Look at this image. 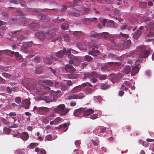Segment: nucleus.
Segmentation results:
<instances>
[{
  "label": "nucleus",
  "instance_id": "53",
  "mask_svg": "<svg viewBox=\"0 0 154 154\" xmlns=\"http://www.w3.org/2000/svg\"><path fill=\"white\" fill-rule=\"evenodd\" d=\"M109 87V85L105 84H103L102 85L101 87V89L104 90L108 88Z\"/></svg>",
  "mask_w": 154,
  "mask_h": 154
},
{
  "label": "nucleus",
  "instance_id": "41",
  "mask_svg": "<svg viewBox=\"0 0 154 154\" xmlns=\"http://www.w3.org/2000/svg\"><path fill=\"white\" fill-rule=\"evenodd\" d=\"M144 47L143 46H140L137 47L136 51L137 52H139L144 50Z\"/></svg>",
  "mask_w": 154,
  "mask_h": 154
},
{
  "label": "nucleus",
  "instance_id": "40",
  "mask_svg": "<svg viewBox=\"0 0 154 154\" xmlns=\"http://www.w3.org/2000/svg\"><path fill=\"white\" fill-rule=\"evenodd\" d=\"M93 89L92 88H86L84 90V92L86 93L87 94H91L92 91Z\"/></svg>",
  "mask_w": 154,
  "mask_h": 154
},
{
  "label": "nucleus",
  "instance_id": "15",
  "mask_svg": "<svg viewBox=\"0 0 154 154\" xmlns=\"http://www.w3.org/2000/svg\"><path fill=\"white\" fill-rule=\"evenodd\" d=\"M85 111V108H81L75 110L74 112V115L78 116Z\"/></svg>",
  "mask_w": 154,
  "mask_h": 154
},
{
  "label": "nucleus",
  "instance_id": "62",
  "mask_svg": "<svg viewBox=\"0 0 154 154\" xmlns=\"http://www.w3.org/2000/svg\"><path fill=\"white\" fill-rule=\"evenodd\" d=\"M108 57L109 58H116L117 56L112 53H110L109 54Z\"/></svg>",
  "mask_w": 154,
  "mask_h": 154
},
{
  "label": "nucleus",
  "instance_id": "43",
  "mask_svg": "<svg viewBox=\"0 0 154 154\" xmlns=\"http://www.w3.org/2000/svg\"><path fill=\"white\" fill-rule=\"evenodd\" d=\"M0 120L5 125H8V120H7L2 117H1L0 118Z\"/></svg>",
  "mask_w": 154,
  "mask_h": 154
},
{
  "label": "nucleus",
  "instance_id": "24",
  "mask_svg": "<svg viewBox=\"0 0 154 154\" xmlns=\"http://www.w3.org/2000/svg\"><path fill=\"white\" fill-rule=\"evenodd\" d=\"M76 45L80 50L84 49L85 48L86 45L85 42H78L77 43Z\"/></svg>",
  "mask_w": 154,
  "mask_h": 154
},
{
  "label": "nucleus",
  "instance_id": "27",
  "mask_svg": "<svg viewBox=\"0 0 154 154\" xmlns=\"http://www.w3.org/2000/svg\"><path fill=\"white\" fill-rule=\"evenodd\" d=\"M142 34V32L139 30H137L133 34V37L136 39L139 38Z\"/></svg>",
  "mask_w": 154,
  "mask_h": 154
},
{
  "label": "nucleus",
  "instance_id": "12",
  "mask_svg": "<svg viewBox=\"0 0 154 154\" xmlns=\"http://www.w3.org/2000/svg\"><path fill=\"white\" fill-rule=\"evenodd\" d=\"M30 104V102L28 99H26L23 100L22 103V106L26 109L29 108Z\"/></svg>",
  "mask_w": 154,
  "mask_h": 154
},
{
  "label": "nucleus",
  "instance_id": "2",
  "mask_svg": "<svg viewBox=\"0 0 154 154\" xmlns=\"http://www.w3.org/2000/svg\"><path fill=\"white\" fill-rule=\"evenodd\" d=\"M142 62V60H138L135 62L134 64L132 65L131 66L132 67L131 72V75L132 76L135 75L139 71V67L138 66L140 65V63Z\"/></svg>",
  "mask_w": 154,
  "mask_h": 154
},
{
  "label": "nucleus",
  "instance_id": "1",
  "mask_svg": "<svg viewBox=\"0 0 154 154\" xmlns=\"http://www.w3.org/2000/svg\"><path fill=\"white\" fill-rule=\"evenodd\" d=\"M69 109L65 108L64 104H61L59 105L56 108L55 112L60 114L61 116H63L66 115L69 112Z\"/></svg>",
  "mask_w": 154,
  "mask_h": 154
},
{
  "label": "nucleus",
  "instance_id": "25",
  "mask_svg": "<svg viewBox=\"0 0 154 154\" xmlns=\"http://www.w3.org/2000/svg\"><path fill=\"white\" fill-rule=\"evenodd\" d=\"M81 87L80 85H78L75 87L73 88L70 91V92L72 93H77L82 90Z\"/></svg>",
  "mask_w": 154,
  "mask_h": 154
},
{
  "label": "nucleus",
  "instance_id": "26",
  "mask_svg": "<svg viewBox=\"0 0 154 154\" xmlns=\"http://www.w3.org/2000/svg\"><path fill=\"white\" fill-rule=\"evenodd\" d=\"M35 74H40L42 73L43 72V70L42 66H38L34 70Z\"/></svg>",
  "mask_w": 154,
  "mask_h": 154
},
{
  "label": "nucleus",
  "instance_id": "58",
  "mask_svg": "<svg viewBox=\"0 0 154 154\" xmlns=\"http://www.w3.org/2000/svg\"><path fill=\"white\" fill-rule=\"evenodd\" d=\"M22 32V30L21 29L20 30H18L17 31H13L11 32V33L12 34H15V35H18L20 33Z\"/></svg>",
  "mask_w": 154,
  "mask_h": 154
},
{
  "label": "nucleus",
  "instance_id": "63",
  "mask_svg": "<svg viewBox=\"0 0 154 154\" xmlns=\"http://www.w3.org/2000/svg\"><path fill=\"white\" fill-rule=\"evenodd\" d=\"M44 89L46 91V92L44 93V94H46L50 90V88L47 86L44 87Z\"/></svg>",
  "mask_w": 154,
  "mask_h": 154
},
{
  "label": "nucleus",
  "instance_id": "29",
  "mask_svg": "<svg viewBox=\"0 0 154 154\" xmlns=\"http://www.w3.org/2000/svg\"><path fill=\"white\" fill-rule=\"evenodd\" d=\"M119 38L123 40H125L127 39L129 37V35L125 34L120 33L119 35Z\"/></svg>",
  "mask_w": 154,
  "mask_h": 154
},
{
  "label": "nucleus",
  "instance_id": "32",
  "mask_svg": "<svg viewBox=\"0 0 154 154\" xmlns=\"http://www.w3.org/2000/svg\"><path fill=\"white\" fill-rule=\"evenodd\" d=\"M114 23L113 21L110 20L107 22L106 26L108 27L112 28L114 26Z\"/></svg>",
  "mask_w": 154,
  "mask_h": 154
},
{
  "label": "nucleus",
  "instance_id": "21",
  "mask_svg": "<svg viewBox=\"0 0 154 154\" xmlns=\"http://www.w3.org/2000/svg\"><path fill=\"white\" fill-rule=\"evenodd\" d=\"M149 54V52L148 50H146L142 52L139 56L140 58H143L147 57Z\"/></svg>",
  "mask_w": 154,
  "mask_h": 154
},
{
  "label": "nucleus",
  "instance_id": "52",
  "mask_svg": "<svg viewBox=\"0 0 154 154\" xmlns=\"http://www.w3.org/2000/svg\"><path fill=\"white\" fill-rule=\"evenodd\" d=\"M107 75H99V79L101 80H104L106 79Z\"/></svg>",
  "mask_w": 154,
  "mask_h": 154
},
{
  "label": "nucleus",
  "instance_id": "30",
  "mask_svg": "<svg viewBox=\"0 0 154 154\" xmlns=\"http://www.w3.org/2000/svg\"><path fill=\"white\" fill-rule=\"evenodd\" d=\"M68 77L70 79H74L78 78L79 77V75L75 73H72L68 75Z\"/></svg>",
  "mask_w": 154,
  "mask_h": 154
},
{
  "label": "nucleus",
  "instance_id": "54",
  "mask_svg": "<svg viewBox=\"0 0 154 154\" xmlns=\"http://www.w3.org/2000/svg\"><path fill=\"white\" fill-rule=\"evenodd\" d=\"M67 7L65 6H63L62 8L60 9V11L62 13H64L65 12V10L67 9Z\"/></svg>",
  "mask_w": 154,
  "mask_h": 154
},
{
  "label": "nucleus",
  "instance_id": "34",
  "mask_svg": "<svg viewBox=\"0 0 154 154\" xmlns=\"http://www.w3.org/2000/svg\"><path fill=\"white\" fill-rule=\"evenodd\" d=\"M92 21V18H84L83 19V23L86 24H90L91 22Z\"/></svg>",
  "mask_w": 154,
  "mask_h": 154
},
{
  "label": "nucleus",
  "instance_id": "18",
  "mask_svg": "<svg viewBox=\"0 0 154 154\" xmlns=\"http://www.w3.org/2000/svg\"><path fill=\"white\" fill-rule=\"evenodd\" d=\"M20 137L23 140H26L28 139L29 136L27 132L24 131L20 134Z\"/></svg>",
  "mask_w": 154,
  "mask_h": 154
},
{
  "label": "nucleus",
  "instance_id": "44",
  "mask_svg": "<svg viewBox=\"0 0 154 154\" xmlns=\"http://www.w3.org/2000/svg\"><path fill=\"white\" fill-rule=\"evenodd\" d=\"M11 130L7 127L3 129V133L7 134H9Z\"/></svg>",
  "mask_w": 154,
  "mask_h": 154
},
{
  "label": "nucleus",
  "instance_id": "46",
  "mask_svg": "<svg viewBox=\"0 0 154 154\" xmlns=\"http://www.w3.org/2000/svg\"><path fill=\"white\" fill-rule=\"evenodd\" d=\"M89 84L91 86V85L90 83H89L88 82H86L85 83H84L82 84L81 85H79L80 87H81V88L82 89L83 88V87L84 88L87 86Z\"/></svg>",
  "mask_w": 154,
  "mask_h": 154
},
{
  "label": "nucleus",
  "instance_id": "28",
  "mask_svg": "<svg viewBox=\"0 0 154 154\" xmlns=\"http://www.w3.org/2000/svg\"><path fill=\"white\" fill-rule=\"evenodd\" d=\"M72 32V34L75 37H81L83 34V32L81 31H75Z\"/></svg>",
  "mask_w": 154,
  "mask_h": 154
},
{
  "label": "nucleus",
  "instance_id": "59",
  "mask_svg": "<svg viewBox=\"0 0 154 154\" xmlns=\"http://www.w3.org/2000/svg\"><path fill=\"white\" fill-rule=\"evenodd\" d=\"M52 139V136L51 135L48 134L47 135L46 137V138L45 140H47L48 141L51 140Z\"/></svg>",
  "mask_w": 154,
  "mask_h": 154
},
{
  "label": "nucleus",
  "instance_id": "5",
  "mask_svg": "<svg viewBox=\"0 0 154 154\" xmlns=\"http://www.w3.org/2000/svg\"><path fill=\"white\" fill-rule=\"evenodd\" d=\"M64 69L66 72L72 73L75 72V69L73 66L67 64L64 67Z\"/></svg>",
  "mask_w": 154,
  "mask_h": 154
},
{
  "label": "nucleus",
  "instance_id": "16",
  "mask_svg": "<svg viewBox=\"0 0 154 154\" xmlns=\"http://www.w3.org/2000/svg\"><path fill=\"white\" fill-rule=\"evenodd\" d=\"M0 52L1 53H4L7 55L10 56H12L14 54V51H12L9 50H5L0 51Z\"/></svg>",
  "mask_w": 154,
  "mask_h": 154
},
{
  "label": "nucleus",
  "instance_id": "42",
  "mask_svg": "<svg viewBox=\"0 0 154 154\" xmlns=\"http://www.w3.org/2000/svg\"><path fill=\"white\" fill-rule=\"evenodd\" d=\"M99 141L97 139L95 141L91 140V143H92L94 145L96 146H97L99 144Z\"/></svg>",
  "mask_w": 154,
  "mask_h": 154
},
{
  "label": "nucleus",
  "instance_id": "51",
  "mask_svg": "<svg viewBox=\"0 0 154 154\" xmlns=\"http://www.w3.org/2000/svg\"><path fill=\"white\" fill-rule=\"evenodd\" d=\"M88 65L87 63L85 62L82 63L80 66V67L81 69H83L85 68Z\"/></svg>",
  "mask_w": 154,
  "mask_h": 154
},
{
  "label": "nucleus",
  "instance_id": "64",
  "mask_svg": "<svg viewBox=\"0 0 154 154\" xmlns=\"http://www.w3.org/2000/svg\"><path fill=\"white\" fill-rule=\"evenodd\" d=\"M63 130L64 131H66L68 128V127H67V125L66 124H63Z\"/></svg>",
  "mask_w": 154,
  "mask_h": 154
},
{
  "label": "nucleus",
  "instance_id": "6",
  "mask_svg": "<svg viewBox=\"0 0 154 154\" xmlns=\"http://www.w3.org/2000/svg\"><path fill=\"white\" fill-rule=\"evenodd\" d=\"M40 26V24L36 21L32 22L29 24L30 29L34 31H36L38 29Z\"/></svg>",
  "mask_w": 154,
  "mask_h": 154
},
{
  "label": "nucleus",
  "instance_id": "23",
  "mask_svg": "<svg viewBox=\"0 0 154 154\" xmlns=\"http://www.w3.org/2000/svg\"><path fill=\"white\" fill-rule=\"evenodd\" d=\"M23 43V47L24 48H31L32 47L34 44L32 41L30 42H24Z\"/></svg>",
  "mask_w": 154,
  "mask_h": 154
},
{
  "label": "nucleus",
  "instance_id": "8",
  "mask_svg": "<svg viewBox=\"0 0 154 154\" xmlns=\"http://www.w3.org/2000/svg\"><path fill=\"white\" fill-rule=\"evenodd\" d=\"M100 52L97 49L95 50L94 48L92 49L91 50L89 51L88 52V54L92 55L94 56H96L97 55H100Z\"/></svg>",
  "mask_w": 154,
  "mask_h": 154
},
{
  "label": "nucleus",
  "instance_id": "61",
  "mask_svg": "<svg viewBox=\"0 0 154 154\" xmlns=\"http://www.w3.org/2000/svg\"><path fill=\"white\" fill-rule=\"evenodd\" d=\"M9 2L10 3H14L16 5H18L19 3L17 0H10L9 1Z\"/></svg>",
  "mask_w": 154,
  "mask_h": 154
},
{
  "label": "nucleus",
  "instance_id": "9",
  "mask_svg": "<svg viewBox=\"0 0 154 154\" xmlns=\"http://www.w3.org/2000/svg\"><path fill=\"white\" fill-rule=\"evenodd\" d=\"M35 35L37 38L41 40L44 39L45 38V34L42 31H39L37 32Z\"/></svg>",
  "mask_w": 154,
  "mask_h": 154
},
{
  "label": "nucleus",
  "instance_id": "19",
  "mask_svg": "<svg viewBox=\"0 0 154 154\" xmlns=\"http://www.w3.org/2000/svg\"><path fill=\"white\" fill-rule=\"evenodd\" d=\"M39 19L43 21L46 22L50 20V18L48 16H46L42 14H41L38 16Z\"/></svg>",
  "mask_w": 154,
  "mask_h": 154
},
{
  "label": "nucleus",
  "instance_id": "39",
  "mask_svg": "<svg viewBox=\"0 0 154 154\" xmlns=\"http://www.w3.org/2000/svg\"><path fill=\"white\" fill-rule=\"evenodd\" d=\"M44 61L47 64H51L52 63V61L51 60L47 57L44 58Z\"/></svg>",
  "mask_w": 154,
  "mask_h": 154
},
{
  "label": "nucleus",
  "instance_id": "31",
  "mask_svg": "<svg viewBox=\"0 0 154 154\" xmlns=\"http://www.w3.org/2000/svg\"><path fill=\"white\" fill-rule=\"evenodd\" d=\"M56 35V34L54 32H50L48 33L47 36V38L50 40L54 38Z\"/></svg>",
  "mask_w": 154,
  "mask_h": 154
},
{
  "label": "nucleus",
  "instance_id": "55",
  "mask_svg": "<svg viewBox=\"0 0 154 154\" xmlns=\"http://www.w3.org/2000/svg\"><path fill=\"white\" fill-rule=\"evenodd\" d=\"M48 69L50 70L51 72L53 73L54 75H56V71L55 68L53 69L50 66L48 67Z\"/></svg>",
  "mask_w": 154,
  "mask_h": 154
},
{
  "label": "nucleus",
  "instance_id": "49",
  "mask_svg": "<svg viewBox=\"0 0 154 154\" xmlns=\"http://www.w3.org/2000/svg\"><path fill=\"white\" fill-rule=\"evenodd\" d=\"M8 39H10L11 41H17L18 39V37L16 36H12L10 38H8Z\"/></svg>",
  "mask_w": 154,
  "mask_h": 154
},
{
  "label": "nucleus",
  "instance_id": "38",
  "mask_svg": "<svg viewBox=\"0 0 154 154\" xmlns=\"http://www.w3.org/2000/svg\"><path fill=\"white\" fill-rule=\"evenodd\" d=\"M84 60L85 61L89 62L92 61L93 60V58L89 55L85 56L84 57Z\"/></svg>",
  "mask_w": 154,
  "mask_h": 154
},
{
  "label": "nucleus",
  "instance_id": "7",
  "mask_svg": "<svg viewBox=\"0 0 154 154\" xmlns=\"http://www.w3.org/2000/svg\"><path fill=\"white\" fill-rule=\"evenodd\" d=\"M116 64H120V62H108L107 64L105 65L104 66L102 67L101 69L102 70L105 71L106 69L108 68L111 69V66H113L114 65H116Z\"/></svg>",
  "mask_w": 154,
  "mask_h": 154
},
{
  "label": "nucleus",
  "instance_id": "47",
  "mask_svg": "<svg viewBox=\"0 0 154 154\" xmlns=\"http://www.w3.org/2000/svg\"><path fill=\"white\" fill-rule=\"evenodd\" d=\"M61 87V89L63 91H65L68 89V86L66 84H62Z\"/></svg>",
  "mask_w": 154,
  "mask_h": 154
},
{
  "label": "nucleus",
  "instance_id": "11",
  "mask_svg": "<svg viewBox=\"0 0 154 154\" xmlns=\"http://www.w3.org/2000/svg\"><path fill=\"white\" fill-rule=\"evenodd\" d=\"M66 49L63 48L62 51H60L56 53V56L59 58H62L64 54H65Z\"/></svg>",
  "mask_w": 154,
  "mask_h": 154
},
{
  "label": "nucleus",
  "instance_id": "48",
  "mask_svg": "<svg viewBox=\"0 0 154 154\" xmlns=\"http://www.w3.org/2000/svg\"><path fill=\"white\" fill-rule=\"evenodd\" d=\"M101 36L105 38H107L109 37V35L107 32H103L102 33Z\"/></svg>",
  "mask_w": 154,
  "mask_h": 154
},
{
  "label": "nucleus",
  "instance_id": "57",
  "mask_svg": "<svg viewBox=\"0 0 154 154\" xmlns=\"http://www.w3.org/2000/svg\"><path fill=\"white\" fill-rule=\"evenodd\" d=\"M2 75L5 77L9 78L11 76V75L8 73L3 72L2 73Z\"/></svg>",
  "mask_w": 154,
  "mask_h": 154
},
{
  "label": "nucleus",
  "instance_id": "56",
  "mask_svg": "<svg viewBox=\"0 0 154 154\" xmlns=\"http://www.w3.org/2000/svg\"><path fill=\"white\" fill-rule=\"evenodd\" d=\"M98 114H93L91 116V118L92 119H95L98 118Z\"/></svg>",
  "mask_w": 154,
  "mask_h": 154
},
{
  "label": "nucleus",
  "instance_id": "13",
  "mask_svg": "<svg viewBox=\"0 0 154 154\" xmlns=\"http://www.w3.org/2000/svg\"><path fill=\"white\" fill-rule=\"evenodd\" d=\"M131 44V41L129 39L124 42L122 46V49L126 50L129 48Z\"/></svg>",
  "mask_w": 154,
  "mask_h": 154
},
{
  "label": "nucleus",
  "instance_id": "10",
  "mask_svg": "<svg viewBox=\"0 0 154 154\" xmlns=\"http://www.w3.org/2000/svg\"><path fill=\"white\" fill-rule=\"evenodd\" d=\"M49 110L48 108L44 107H41L38 108V112L40 114H44Z\"/></svg>",
  "mask_w": 154,
  "mask_h": 154
},
{
  "label": "nucleus",
  "instance_id": "37",
  "mask_svg": "<svg viewBox=\"0 0 154 154\" xmlns=\"http://www.w3.org/2000/svg\"><path fill=\"white\" fill-rule=\"evenodd\" d=\"M38 143H30L29 145V148L30 149H32L34 148L36 146L38 145Z\"/></svg>",
  "mask_w": 154,
  "mask_h": 154
},
{
  "label": "nucleus",
  "instance_id": "50",
  "mask_svg": "<svg viewBox=\"0 0 154 154\" xmlns=\"http://www.w3.org/2000/svg\"><path fill=\"white\" fill-rule=\"evenodd\" d=\"M63 38L64 39V41L66 42H68L69 41V36L67 35H63Z\"/></svg>",
  "mask_w": 154,
  "mask_h": 154
},
{
  "label": "nucleus",
  "instance_id": "33",
  "mask_svg": "<svg viewBox=\"0 0 154 154\" xmlns=\"http://www.w3.org/2000/svg\"><path fill=\"white\" fill-rule=\"evenodd\" d=\"M42 82L45 85L49 86H52L53 84V82L51 81L50 80H44L42 81Z\"/></svg>",
  "mask_w": 154,
  "mask_h": 154
},
{
  "label": "nucleus",
  "instance_id": "14",
  "mask_svg": "<svg viewBox=\"0 0 154 154\" xmlns=\"http://www.w3.org/2000/svg\"><path fill=\"white\" fill-rule=\"evenodd\" d=\"M17 118L15 117L8 118V125H12L17 121Z\"/></svg>",
  "mask_w": 154,
  "mask_h": 154
},
{
  "label": "nucleus",
  "instance_id": "60",
  "mask_svg": "<svg viewBox=\"0 0 154 154\" xmlns=\"http://www.w3.org/2000/svg\"><path fill=\"white\" fill-rule=\"evenodd\" d=\"M70 14L72 16H74L75 17H78L79 16V14L74 12H70Z\"/></svg>",
  "mask_w": 154,
  "mask_h": 154
},
{
  "label": "nucleus",
  "instance_id": "3",
  "mask_svg": "<svg viewBox=\"0 0 154 154\" xmlns=\"http://www.w3.org/2000/svg\"><path fill=\"white\" fill-rule=\"evenodd\" d=\"M83 80H85L87 78L91 79L92 78H96L97 75V73L95 72H92L91 73L87 72L84 73Z\"/></svg>",
  "mask_w": 154,
  "mask_h": 154
},
{
  "label": "nucleus",
  "instance_id": "36",
  "mask_svg": "<svg viewBox=\"0 0 154 154\" xmlns=\"http://www.w3.org/2000/svg\"><path fill=\"white\" fill-rule=\"evenodd\" d=\"M67 99L69 100H72L73 99H76V94L73 93L70 94L68 97Z\"/></svg>",
  "mask_w": 154,
  "mask_h": 154
},
{
  "label": "nucleus",
  "instance_id": "22",
  "mask_svg": "<svg viewBox=\"0 0 154 154\" xmlns=\"http://www.w3.org/2000/svg\"><path fill=\"white\" fill-rule=\"evenodd\" d=\"M132 67L131 66H126L124 68L123 72L125 74H128L131 71Z\"/></svg>",
  "mask_w": 154,
  "mask_h": 154
},
{
  "label": "nucleus",
  "instance_id": "4",
  "mask_svg": "<svg viewBox=\"0 0 154 154\" xmlns=\"http://www.w3.org/2000/svg\"><path fill=\"white\" fill-rule=\"evenodd\" d=\"M90 36L91 40L94 42H97L101 37L100 35L94 31H92L91 32Z\"/></svg>",
  "mask_w": 154,
  "mask_h": 154
},
{
  "label": "nucleus",
  "instance_id": "17",
  "mask_svg": "<svg viewBox=\"0 0 154 154\" xmlns=\"http://www.w3.org/2000/svg\"><path fill=\"white\" fill-rule=\"evenodd\" d=\"M94 112V110L91 109H86V108H85V111L83 112V115L84 116H87L92 113Z\"/></svg>",
  "mask_w": 154,
  "mask_h": 154
},
{
  "label": "nucleus",
  "instance_id": "35",
  "mask_svg": "<svg viewBox=\"0 0 154 154\" xmlns=\"http://www.w3.org/2000/svg\"><path fill=\"white\" fill-rule=\"evenodd\" d=\"M85 97L84 94L82 93H79L76 94V99H82Z\"/></svg>",
  "mask_w": 154,
  "mask_h": 154
},
{
  "label": "nucleus",
  "instance_id": "45",
  "mask_svg": "<svg viewBox=\"0 0 154 154\" xmlns=\"http://www.w3.org/2000/svg\"><path fill=\"white\" fill-rule=\"evenodd\" d=\"M72 59L74 62V65H76L77 63H79V62H78V59L77 57L74 56Z\"/></svg>",
  "mask_w": 154,
  "mask_h": 154
},
{
  "label": "nucleus",
  "instance_id": "20",
  "mask_svg": "<svg viewBox=\"0 0 154 154\" xmlns=\"http://www.w3.org/2000/svg\"><path fill=\"white\" fill-rule=\"evenodd\" d=\"M154 35V32L151 31L149 32L147 35L146 37V40L148 42H150L152 41L153 38L152 37Z\"/></svg>",
  "mask_w": 154,
  "mask_h": 154
}]
</instances>
